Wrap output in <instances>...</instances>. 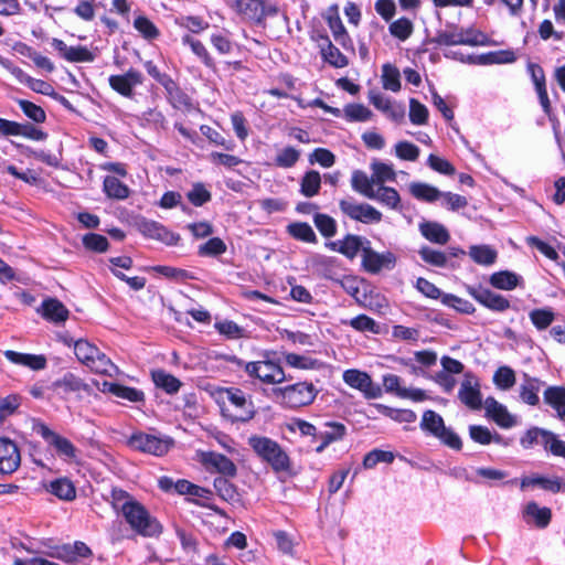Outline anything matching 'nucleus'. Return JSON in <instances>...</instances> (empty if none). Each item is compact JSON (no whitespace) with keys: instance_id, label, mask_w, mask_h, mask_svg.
<instances>
[{"instance_id":"obj_1","label":"nucleus","mask_w":565,"mask_h":565,"mask_svg":"<svg viewBox=\"0 0 565 565\" xmlns=\"http://www.w3.org/2000/svg\"><path fill=\"white\" fill-rule=\"evenodd\" d=\"M220 406L222 415L232 423L249 422L256 414L252 398L236 387H228L222 392Z\"/></svg>"},{"instance_id":"obj_2","label":"nucleus","mask_w":565,"mask_h":565,"mask_svg":"<svg viewBox=\"0 0 565 565\" xmlns=\"http://www.w3.org/2000/svg\"><path fill=\"white\" fill-rule=\"evenodd\" d=\"M74 354L82 364L95 373L108 376H114L118 373V367L111 360L86 339L76 340L74 343Z\"/></svg>"},{"instance_id":"obj_3","label":"nucleus","mask_w":565,"mask_h":565,"mask_svg":"<svg viewBox=\"0 0 565 565\" xmlns=\"http://www.w3.org/2000/svg\"><path fill=\"white\" fill-rule=\"evenodd\" d=\"M248 445L274 471L282 472L290 469V458L277 441L265 436L253 435L248 438Z\"/></svg>"},{"instance_id":"obj_4","label":"nucleus","mask_w":565,"mask_h":565,"mask_svg":"<svg viewBox=\"0 0 565 565\" xmlns=\"http://www.w3.org/2000/svg\"><path fill=\"white\" fill-rule=\"evenodd\" d=\"M420 429L437 438L443 445L454 450H461V438L452 428L445 425L444 418L435 411H425L419 424Z\"/></svg>"},{"instance_id":"obj_5","label":"nucleus","mask_w":565,"mask_h":565,"mask_svg":"<svg viewBox=\"0 0 565 565\" xmlns=\"http://www.w3.org/2000/svg\"><path fill=\"white\" fill-rule=\"evenodd\" d=\"M122 515L129 526L141 536L157 537L162 533L161 523L138 501Z\"/></svg>"},{"instance_id":"obj_6","label":"nucleus","mask_w":565,"mask_h":565,"mask_svg":"<svg viewBox=\"0 0 565 565\" xmlns=\"http://www.w3.org/2000/svg\"><path fill=\"white\" fill-rule=\"evenodd\" d=\"M228 362L236 364L237 366H244L246 373L260 380L266 384H278L286 380L282 367L273 361H256L244 363L241 359L235 355L227 356Z\"/></svg>"},{"instance_id":"obj_7","label":"nucleus","mask_w":565,"mask_h":565,"mask_svg":"<svg viewBox=\"0 0 565 565\" xmlns=\"http://www.w3.org/2000/svg\"><path fill=\"white\" fill-rule=\"evenodd\" d=\"M128 446L135 450L153 456L166 455L172 446V440L142 431L134 433L128 439Z\"/></svg>"},{"instance_id":"obj_8","label":"nucleus","mask_w":565,"mask_h":565,"mask_svg":"<svg viewBox=\"0 0 565 565\" xmlns=\"http://www.w3.org/2000/svg\"><path fill=\"white\" fill-rule=\"evenodd\" d=\"M340 211L350 220L363 224H376L382 221L383 214L367 203H359L353 198L339 201Z\"/></svg>"},{"instance_id":"obj_9","label":"nucleus","mask_w":565,"mask_h":565,"mask_svg":"<svg viewBox=\"0 0 565 565\" xmlns=\"http://www.w3.org/2000/svg\"><path fill=\"white\" fill-rule=\"evenodd\" d=\"M282 403L291 408L302 407L311 404L318 391L312 383L299 382L279 388Z\"/></svg>"},{"instance_id":"obj_10","label":"nucleus","mask_w":565,"mask_h":565,"mask_svg":"<svg viewBox=\"0 0 565 565\" xmlns=\"http://www.w3.org/2000/svg\"><path fill=\"white\" fill-rule=\"evenodd\" d=\"M227 2L237 13L258 23L266 17L277 13V9L266 4L264 0H227Z\"/></svg>"},{"instance_id":"obj_11","label":"nucleus","mask_w":565,"mask_h":565,"mask_svg":"<svg viewBox=\"0 0 565 565\" xmlns=\"http://www.w3.org/2000/svg\"><path fill=\"white\" fill-rule=\"evenodd\" d=\"M36 431L49 446L55 449L58 457L67 461H75L77 459V449L70 439L53 431L44 424L39 425Z\"/></svg>"},{"instance_id":"obj_12","label":"nucleus","mask_w":565,"mask_h":565,"mask_svg":"<svg viewBox=\"0 0 565 565\" xmlns=\"http://www.w3.org/2000/svg\"><path fill=\"white\" fill-rule=\"evenodd\" d=\"M342 377L347 385L360 391L366 398H379L382 396V388L373 383L366 372L350 369L343 372Z\"/></svg>"},{"instance_id":"obj_13","label":"nucleus","mask_w":565,"mask_h":565,"mask_svg":"<svg viewBox=\"0 0 565 565\" xmlns=\"http://www.w3.org/2000/svg\"><path fill=\"white\" fill-rule=\"evenodd\" d=\"M139 232L152 239L160 241L168 246L178 245L180 235L169 231L164 225L159 222L142 218L137 223Z\"/></svg>"},{"instance_id":"obj_14","label":"nucleus","mask_w":565,"mask_h":565,"mask_svg":"<svg viewBox=\"0 0 565 565\" xmlns=\"http://www.w3.org/2000/svg\"><path fill=\"white\" fill-rule=\"evenodd\" d=\"M396 256L392 252L377 253L370 247L363 248L362 265L367 273L379 274L383 269H392Z\"/></svg>"},{"instance_id":"obj_15","label":"nucleus","mask_w":565,"mask_h":565,"mask_svg":"<svg viewBox=\"0 0 565 565\" xmlns=\"http://www.w3.org/2000/svg\"><path fill=\"white\" fill-rule=\"evenodd\" d=\"M142 82V74L135 68H129L121 75H110L108 78L109 86L121 96L128 98L134 96V88L141 85Z\"/></svg>"},{"instance_id":"obj_16","label":"nucleus","mask_w":565,"mask_h":565,"mask_svg":"<svg viewBox=\"0 0 565 565\" xmlns=\"http://www.w3.org/2000/svg\"><path fill=\"white\" fill-rule=\"evenodd\" d=\"M480 33H476L472 29L466 31L455 28L451 31H440L435 36V42L439 45H478Z\"/></svg>"},{"instance_id":"obj_17","label":"nucleus","mask_w":565,"mask_h":565,"mask_svg":"<svg viewBox=\"0 0 565 565\" xmlns=\"http://www.w3.org/2000/svg\"><path fill=\"white\" fill-rule=\"evenodd\" d=\"M21 462L20 451L14 441L7 437H0V473L11 475Z\"/></svg>"},{"instance_id":"obj_18","label":"nucleus","mask_w":565,"mask_h":565,"mask_svg":"<svg viewBox=\"0 0 565 565\" xmlns=\"http://www.w3.org/2000/svg\"><path fill=\"white\" fill-rule=\"evenodd\" d=\"M468 292L476 301L492 311L503 312L511 306L510 301L504 296L486 288L468 287Z\"/></svg>"},{"instance_id":"obj_19","label":"nucleus","mask_w":565,"mask_h":565,"mask_svg":"<svg viewBox=\"0 0 565 565\" xmlns=\"http://www.w3.org/2000/svg\"><path fill=\"white\" fill-rule=\"evenodd\" d=\"M487 416L493 419L502 428H511L516 424V418L508 412V408L494 397L484 401Z\"/></svg>"},{"instance_id":"obj_20","label":"nucleus","mask_w":565,"mask_h":565,"mask_svg":"<svg viewBox=\"0 0 565 565\" xmlns=\"http://www.w3.org/2000/svg\"><path fill=\"white\" fill-rule=\"evenodd\" d=\"M202 463L225 477H235L237 472L235 463L230 458L215 451L203 452Z\"/></svg>"},{"instance_id":"obj_21","label":"nucleus","mask_w":565,"mask_h":565,"mask_svg":"<svg viewBox=\"0 0 565 565\" xmlns=\"http://www.w3.org/2000/svg\"><path fill=\"white\" fill-rule=\"evenodd\" d=\"M87 387V384L79 376L71 372L65 373L62 377L52 383L53 391L63 397H66L72 393L86 391Z\"/></svg>"},{"instance_id":"obj_22","label":"nucleus","mask_w":565,"mask_h":565,"mask_svg":"<svg viewBox=\"0 0 565 565\" xmlns=\"http://www.w3.org/2000/svg\"><path fill=\"white\" fill-rule=\"evenodd\" d=\"M459 399L471 409H480L482 407L481 393L479 384L472 383L470 377H466L460 385L458 392Z\"/></svg>"},{"instance_id":"obj_23","label":"nucleus","mask_w":565,"mask_h":565,"mask_svg":"<svg viewBox=\"0 0 565 565\" xmlns=\"http://www.w3.org/2000/svg\"><path fill=\"white\" fill-rule=\"evenodd\" d=\"M4 356L8 361L14 364L28 366L34 371L43 370L46 366V359L44 355L20 353L17 351L7 350L4 351Z\"/></svg>"},{"instance_id":"obj_24","label":"nucleus","mask_w":565,"mask_h":565,"mask_svg":"<svg viewBox=\"0 0 565 565\" xmlns=\"http://www.w3.org/2000/svg\"><path fill=\"white\" fill-rule=\"evenodd\" d=\"M422 235L431 243L445 245L450 239L447 228L436 222H425L419 225Z\"/></svg>"},{"instance_id":"obj_25","label":"nucleus","mask_w":565,"mask_h":565,"mask_svg":"<svg viewBox=\"0 0 565 565\" xmlns=\"http://www.w3.org/2000/svg\"><path fill=\"white\" fill-rule=\"evenodd\" d=\"M151 377L157 387L170 395L178 393L182 386L179 379L161 369L153 370L151 372Z\"/></svg>"},{"instance_id":"obj_26","label":"nucleus","mask_w":565,"mask_h":565,"mask_svg":"<svg viewBox=\"0 0 565 565\" xmlns=\"http://www.w3.org/2000/svg\"><path fill=\"white\" fill-rule=\"evenodd\" d=\"M323 43L320 45V51L323 60L337 68H342L348 65V58L344 54L335 47L328 36L322 38Z\"/></svg>"},{"instance_id":"obj_27","label":"nucleus","mask_w":565,"mask_h":565,"mask_svg":"<svg viewBox=\"0 0 565 565\" xmlns=\"http://www.w3.org/2000/svg\"><path fill=\"white\" fill-rule=\"evenodd\" d=\"M489 281L497 289L513 290L518 286L522 285L523 279L513 271L502 270L493 273L490 276Z\"/></svg>"},{"instance_id":"obj_28","label":"nucleus","mask_w":565,"mask_h":565,"mask_svg":"<svg viewBox=\"0 0 565 565\" xmlns=\"http://www.w3.org/2000/svg\"><path fill=\"white\" fill-rule=\"evenodd\" d=\"M216 494L231 504L241 503V494L237 488L224 477H217L213 482Z\"/></svg>"},{"instance_id":"obj_29","label":"nucleus","mask_w":565,"mask_h":565,"mask_svg":"<svg viewBox=\"0 0 565 565\" xmlns=\"http://www.w3.org/2000/svg\"><path fill=\"white\" fill-rule=\"evenodd\" d=\"M541 390V382L535 377H530L524 374L522 384L520 385V397L529 405H536L540 401L539 392Z\"/></svg>"},{"instance_id":"obj_30","label":"nucleus","mask_w":565,"mask_h":565,"mask_svg":"<svg viewBox=\"0 0 565 565\" xmlns=\"http://www.w3.org/2000/svg\"><path fill=\"white\" fill-rule=\"evenodd\" d=\"M409 192L415 199L427 203L436 202L441 196V191L424 182H412Z\"/></svg>"},{"instance_id":"obj_31","label":"nucleus","mask_w":565,"mask_h":565,"mask_svg":"<svg viewBox=\"0 0 565 565\" xmlns=\"http://www.w3.org/2000/svg\"><path fill=\"white\" fill-rule=\"evenodd\" d=\"M373 195L371 200L379 201L392 210H401V196L394 188L380 185L373 191Z\"/></svg>"},{"instance_id":"obj_32","label":"nucleus","mask_w":565,"mask_h":565,"mask_svg":"<svg viewBox=\"0 0 565 565\" xmlns=\"http://www.w3.org/2000/svg\"><path fill=\"white\" fill-rule=\"evenodd\" d=\"M42 315L50 321L62 322L67 319L68 310L57 299H46L42 303Z\"/></svg>"},{"instance_id":"obj_33","label":"nucleus","mask_w":565,"mask_h":565,"mask_svg":"<svg viewBox=\"0 0 565 565\" xmlns=\"http://www.w3.org/2000/svg\"><path fill=\"white\" fill-rule=\"evenodd\" d=\"M469 256L478 265L491 266L495 263L498 253L489 245H472L469 248Z\"/></svg>"},{"instance_id":"obj_34","label":"nucleus","mask_w":565,"mask_h":565,"mask_svg":"<svg viewBox=\"0 0 565 565\" xmlns=\"http://www.w3.org/2000/svg\"><path fill=\"white\" fill-rule=\"evenodd\" d=\"M530 486H537L543 490L557 493L562 490L563 484L558 478H546L542 476L525 477L521 480V489Z\"/></svg>"},{"instance_id":"obj_35","label":"nucleus","mask_w":565,"mask_h":565,"mask_svg":"<svg viewBox=\"0 0 565 565\" xmlns=\"http://www.w3.org/2000/svg\"><path fill=\"white\" fill-rule=\"evenodd\" d=\"M373 178H369L367 174L361 170H355L351 177V186L352 189L362 194L363 196L370 199L373 195L374 189Z\"/></svg>"},{"instance_id":"obj_36","label":"nucleus","mask_w":565,"mask_h":565,"mask_svg":"<svg viewBox=\"0 0 565 565\" xmlns=\"http://www.w3.org/2000/svg\"><path fill=\"white\" fill-rule=\"evenodd\" d=\"M321 188V175L316 170L307 171L300 180V193L306 198L317 195Z\"/></svg>"},{"instance_id":"obj_37","label":"nucleus","mask_w":565,"mask_h":565,"mask_svg":"<svg viewBox=\"0 0 565 565\" xmlns=\"http://www.w3.org/2000/svg\"><path fill=\"white\" fill-rule=\"evenodd\" d=\"M47 490L61 500L71 501L76 497L74 484L66 478L50 482Z\"/></svg>"},{"instance_id":"obj_38","label":"nucleus","mask_w":565,"mask_h":565,"mask_svg":"<svg viewBox=\"0 0 565 565\" xmlns=\"http://www.w3.org/2000/svg\"><path fill=\"white\" fill-rule=\"evenodd\" d=\"M328 246L345 255L349 258H353L356 256L360 249L361 238L356 235L349 234L342 241L332 242L328 244Z\"/></svg>"},{"instance_id":"obj_39","label":"nucleus","mask_w":565,"mask_h":565,"mask_svg":"<svg viewBox=\"0 0 565 565\" xmlns=\"http://www.w3.org/2000/svg\"><path fill=\"white\" fill-rule=\"evenodd\" d=\"M524 514L526 516L533 518L535 525L541 529L546 527L550 524L552 518L551 509L545 507L540 508L535 502H529L525 505Z\"/></svg>"},{"instance_id":"obj_40","label":"nucleus","mask_w":565,"mask_h":565,"mask_svg":"<svg viewBox=\"0 0 565 565\" xmlns=\"http://www.w3.org/2000/svg\"><path fill=\"white\" fill-rule=\"evenodd\" d=\"M104 191L108 198L124 200L129 195L128 186L116 177L107 175L104 179Z\"/></svg>"},{"instance_id":"obj_41","label":"nucleus","mask_w":565,"mask_h":565,"mask_svg":"<svg viewBox=\"0 0 565 565\" xmlns=\"http://www.w3.org/2000/svg\"><path fill=\"white\" fill-rule=\"evenodd\" d=\"M371 169L373 171L372 178L375 185L380 186L387 181L393 182L396 180V173L391 164L374 161L371 164Z\"/></svg>"},{"instance_id":"obj_42","label":"nucleus","mask_w":565,"mask_h":565,"mask_svg":"<svg viewBox=\"0 0 565 565\" xmlns=\"http://www.w3.org/2000/svg\"><path fill=\"white\" fill-rule=\"evenodd\" d=\"M287 232L296 239L306 243H316L317 236L312 227L305 222L291 223L287 226Z\"/></svg>"},{"instance_id":"obj_43","label":"nucleus","mask_w":565,"mask_h":565,"mask_svg":"<svg viewBox=\"0 0 565 565\" xmlns=\"http://www.w3.org/2000/svg\"><path fill=\"white\" fill-rule=\"evenodd\" d=\"M344 323L349 324L359 332H371L374 334H379L381 331L379 323L373 318L366 315H359L350 319L348 322L344 321Z\"/></svg>"},{"instance_id":"obj_44","label":"nucleus","mask_w":565,"mask_h":565,"mask_svg":"<svg viewBox=\"0 0 565 565\" xmlns=\"http://www.w3.org/2000/svg\"><path fill=\"white\" fill-rule=\"evenodd\" d=\"M110 499L113 508L122 514L137 502L127 491L119 488L111 489Z\"/></svg>"},{"instance_id":"obj_45","label":"nucleus","mask_w":565,"mask_h":565,"mask_svg":"<svg viewBox=\"0 0 565 565\" xmlns=\"http://www.w3.org/2000/svg\"><path fill=\"white\" fill-rule=\"evenodd\" d=\"M109 393L131 403H139L145 401V394L142 391L137 390L135 387L125 386L121 384L111 385L109 388Z\"/></svg>"},{"instance_id":"obj_46","label":"nucleus","mask_w":565,"mask_h":565,"mask_svg":"<svg viewBox=\"0 0 565 565\" xmlns=\"http://www.w3.org/2000/svg\"><path fill=\"white\" fill-rule=\"evenodd\" d=\"M390 33L401 40L406 41L414 31L413 22L408 18H399L390 24Z\"/></svg>"},{"instance_id":"obj_47","label":"nucleus","mask_w":565,"mask_h":565,"mask_svg":"<svg viewBox=\"0 0 565 565\" xmlns=\"http://www.w3.org/2000/svg\"><path fill=\"white\" fill-rule=\"evenodd\" d=\"M300 158V151L291 146L285 147L278 151L275 157V164L279 168H292Z\"/></svg>"},{"instance_id":"obj_48","label":"nucleus","mask_w":565,"mask_h":565,"mask_svg":"<svg viewBox=\"0 0 565 565\" xmlns=\"http://www.w3.org/2000/svg\"><path fill=\"white\" fill-rule=\"evenodd\" d=\"M163 87L166 88L168 98L174 108L180 109L182 107L190 106L189 96L178 87L173 79H171L169 84H166Z\"/></svg>"},{"instance_id":"obj_49","label":"nucleus","mask_w":565,"mask_h":565,"mask_svg":"<svg viewBox=\"0 0 565 565\" xmlns=\"http://www.w3.org/2000/svg\"><path fill=\"white\" fill-rule=\"evenodd\" d=\"M493 383L502 391L510 390L515 384V373L509 366H500L494 375Z\"/></svg>"},{"instance_id":"obj_50","label":"nucleus","mask_w":565,"mask_h":565,"mask_svg":"<svg viewBox=\"0 0 565 565\" xmlns=\"http://www.w3.org/2000/svg\"><path fill=\"white\" fill-rule=\"evenodd\" d=\"M324 433L327 443H335L342 440L347 435V427L339 422H326L320 428Z\"/></svg>"},{"instance_id":"obj_51","label":"nucleus","mask_w":565,"mask_h":565,"mask_svg":"<svg viewBox=\"0 0 565 565\" xmlns=\"http://www.w3.org/2000/svg\"><path fill=\"white\" fill-rule=\"evenodd\" d=\"M548 434V430L533 427L521 437L520 444L525 449L532 448L535 444H541L545 447V439H547Z\"/></svg>"},{"instance_id":"obj_52","label":"nucleus","mask_w":565,"mask_h":565,"mask_svg":"<svg viewBox=\"0 0 565 565\" xmlns=\"http://www.w3.org/2000/svg\"><path fill=\"white\" fill-rule=\"evenodd\" d=\"M182 43L185 44V45H189L191 47L192 52L199 58H201V61L207 67H213L214 66V62H213L212 57L210 56L207 50L205 49V46L203 45V43L201 41L195 40V39H193L190 35H184L182 38Z\"/></svg>"},{"instance_id":"obj_53","label":"nucleus","mask_w":565,"mask_h":565,"mask_svg":"<svg viewBox=\"0 0 565 565\" xmlns=\"http://www.w3.org/2000/svg\"><path fill=\"white\" fill-rule=\"evenodd\" d=\"M529 317L539 330H545L554 321V312L550 308L534 309L530 312Z\"/></svg>"},{"instance_id":"obj_54","label":"nucleus","mask_w":565,"mask_h":565,"mask_svg":"<svg viewBox=\"0 0 565 565\" xmlns=\"http://www.w3.org/2000/svg\"><path fill=\"white\" fill-rule=\"evenodd\" d=\"M200 130L203 136H205L210 142L223 147L227 151H233L235 149V143L232 140L225 139L221 132L213 129L207 125H202Z\"/></svg>"},{"instance_id":"obj_55","label":"nucleus","mask_w":565,"mask_h":565,"mask_svg":"<svg viewBox=\"0 0 565 565\" xmlns=\"http://www.w3.org/2000/svg\"><path fill=\"white\" fill-rule=\"evenodd\" d=\"M134 28L146 39L154 40L159 36L158 28L145 15H139L134 21Z\"/></svg>"},{"instance_id":"obj_56","label":"nucleus","mask_w":565,"mask_h":565,"mask_svg":"<svg viewBox=\"0 0 565 565\" xmlns=\"http://www.w3.org/2000/svg\"><path fill=\"white\" fill-rule=\"evenodd\" d=\"M313 222L318 231L324 237H332L337 233L335 220L327 214L317 213L313 217Z\"/></svg>"},{"instance_id":"obj_57","label":"nucleus","mask_w":565,"mask_h":565,"mask_svg":"<svg viewBox=\"0 0 565 565\" xmlns=\"http://www.w3.org/2000/svg\"><path fill=\"white\" fill-rule=\"evenodd\" d=\"M382 81L383 87L387 90L398 92L401 89L399 72L390 64L383 66Z\"/></svg>"},{"instance_id":"obj_58","label":"nucleus","mask_w":565,"mask_h":565,"mask_svg":"<svg viewBox=\"0 0 565 565\" xmlns=\"http://www.w3.org/2000/svg\"><path fill=\"white\" fill-rule=\"evenodd\" d=\"M328 25L333 34L334 40L341 44L343 47H347V43L350 42V38L348 32L340 19L339 15H331L328 18Z\"/></svg>"},{"instance_id":"obj_59","label":"nucleus","mask_w":565,"mask_h":565,"mask_svg":"<svg viewBox=\"0 0 565 565\" xmlns=\"http://www.w3.org/2000/svg\"><path fill=\"white\" fill-rule=\"evenodd\" d=\"M226 252V244L220 237H212L199 246L200 256H218Z\"/></svg>"},{"instance_id":"obj_60","label":"nucleus","mask_w":565,"mask_h":565,"mask_svg":"<svg viewBox=\"0 0 565 565\" xmlns=\"http://www.w3.org/2000/svg\"><path fill=\"white\" fill-rule=\"evenodd\" d=\"M394 454L391 451L374 449L366 454L363 459V466L366 469L374 468L379 462L391 463L394 460Z\"/></svg>"},{"instance_id":"obj_61","label":"nucleus","mask_w":565,"mask_h":565,"mask_svg":"<svg viewBox=\"0 0 565 565\" xmlns=\"http://www.w3.org/2000/svg\"><path fill=\"white\" fill-rule=\"evenodd\" d=\"M83 245L85 248L97 252V253H104L108 249V239L100 234L96 233H88L83 236Z\"/></svg>"},{"instance_id":"obj_62","label":"nucleus","mask_w":565,"mask_h":565,"mask_svg":"<svg viewBox=\"0 0 565 565\" xmlns=\"http://www.w3.org/2000/svg\"><path fill=\"white\" fill-rule=\"evenodd\" d=\"M409 120L414 125H425L428 120L427 107L415 98L409 100Z\"/></svg>"},{"instance_id":"obj_63","label":"nucleus","mask_w":565,"mask_h":565,"mask_svg":"<svg viewBox=\"0 0 565 565\" xmlns=\"http://www.w3.org/2000/svg\"><path fill=\"white\" fill-rule=\"evenodd\" d=\"M419 256L425 263L436 267H445L447 264V256L445 253L424 246L418 252Z\"/></svg>"},{"instance_id":"obj_64","label":"nucleus","mask_w":565,"mask_h":565,"mask_svg":"<svg viewBox=\"0 0 565 565\" xmlns=\"http://www.w3.org/2000/svg\"><path fill=\"white\" fill-rule=\"evenodd\" d=\"M347 119L351 121H367L372 118V111L362 104H350L344 108Z\"/></svg>"}]
</instances>
